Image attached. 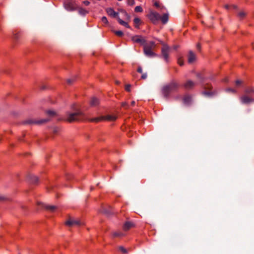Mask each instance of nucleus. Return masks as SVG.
<instances>
[{
  "label": "nucleus",
  "mask_w": 254,
  "mask_h": 254,
  "mask_svg": "<svg viewBox=\"0 0 254 254\" xmlns=\"http://www.w3.org/2000/svg\"><path fill=\"white\" fill-rule=\"evenodd\" d=\"M135 101H132L131 102V106H134L135 105Z\"/></svg>",
  "instance_id": "obj_52"
},
{
  "label": "nucleus",
  "mask_w": 254,
  "mask_h": 254,
  "mask_svg": "<svg viewBox=\"0 0 254 254\" xmlns=\"http://www.w3.org/2000/svg\"><path fill=\"white\" fill-rule=\"evenodd\" d=\"M99 103V100L96 97H93L90 101V105L92 106H96Z\"/></svg>",
  "instance_id": "obj_22"
},
{
  "label": "nucleus",
  "mask_w": 254,
  "mask_h": 254,
  "mask_svg": "<svg viewBox=\"0 0 254 254\" xmlns=\"http://www.w3.org/2000/svg\"><path fill=\"white\" fill-rule=\"evenodd\" d=\"M226 91H228V92H233L234 93L236 92V90H235L234 89H232V88H228V89H226Z\"/></svg>",
  "instance_id": "obj_43"
},
{
  "label": "nucleus",
  "mask_w": 254,
  "mask_h": 254,
  "mask_svg": "<svg viewBox=\"0 0 254 254\" xmlns=\"http://www.w3.org/2000/svg\"><path fill=\"white\" fill-rule=\"evenodd\" d=\"M158 41H159V42L161 44V40H158Z\"/></svg>",
  "instance_id": "obj_57"
},
{
  "label": "nucleus",
  "mask_w": 254,
  "mask_h": 254,
  "mask_svg": "<svg viewBox=\"0 0 254 254\" xmlns=\"http://www.w3.org/2000/svg\"><path fill=\"white\" fill-rule=\"evenodd\" d=\"M137 72H139V73H142V68L140 66H139L137 68Z\"/></svg>",
  "instance_id": "obj_47"
},
{
  "label": "nucleus",
  "mask_w": 254,
  "mask_h": 254,
  "mask_svg": "<svg viewBox=\"0 0 254 254\" xmlns=\"http://www.w3.org/2000/svg\"><path fill=\"white\" fill-rule=\"evenodd\" d=\"M191 97L189 95H186L183 98L184 103L187 105H189L191 103Z\"/></svg>",
  "instance_id": "obj_17"
},
{
  "label": "nucleus",
  "mask_w": 254,
  "mask_h": 254,
  "mask_svg": "<svg viewBox=\"0 0 254 254\" xmlns=\"http://www.w3.org/2000/svg\"><path fill=\"white\" fill-rule=\"evenodd\" d=\"M127 3L128 5H133L135 3L134 0H127Z\"/></svg>",
  "instance_id": "obj_40"
},
{
  "label": "nucleus",
  "mask_w": 254,
  "mask_h": 254,
  "mask_svg": "<svg viewBox=\"0 0 254 254\" xmlns=\"http://www.w3.org/2000/svg\"><path fill=\"white\" fill-rule=\"evenodd\" d=\"M233 7H234V8H237V6H236V5H233Z\"/></svg>",
  "instance_id": "obj_56"
},
{
  "label": "nucleus",
  "mask_w": 254,
  "mask_h": 254,
  "mask_svg": "<svg viewBox=\"0 0 254 254\" xmlns=\"http://www.w3.org/2000/svg\"><path fill=\"white\" fill-rule=\"evenodd\" d=\"M178 64L182 66L184 64V62L181 58H179L178 60Z\"/></svg>",
  "instance_id": "obj_39"
},
{
  "label": "nucleus",
  "mask_w": 254,
  "mask_h": 254,
  "mask_svg": "<svg viewBox=\"0 0 254 254\" xmlns=\"http://www.w3.org/2000/svg\"><path fill=\"white\" fill-rule=\"evenodd\" d=\"M64 8L69 11H73L77 9L78 5L74 1L68 0L64 2Z\"/></svg>",
  "instance_id": "obj_5"
},
{
  "label": "nucleus",
  "mask_w": 254,
  "mask_h": 254,
  "mask_svg": "<svg viewBox=\"0 0 254 254\" xmlns=\"http://www.w3.org/2000/svg\"><path fill=\"white\" fill-rule=\"evenodd\" d=\"M148 17L152 23L155 24L160 19V15L156 12H151Z\"/></svg>",
  "instance_id": "obj_8"
},
{
  "label": "nucleus",
  "mask_w": 254,
  "mask_h": 254,
  "mask_svg": "<svg viewBox=\"0 0 254 254\" xmlns=\"http://www.w3.org/2000/svg\"><path fill=\"white\" fill-rule=\"evenodd\" d=\"M117 20L118 22L122 25L127 28H130V26L128 24V22H126L125 21L123 20L120 17H117Z\"/></svg>",
  "instance_id": "obj_19"
},
{
  "label": "nucleus",
  "mask_w": 254,
  "mask_h": 254,
  "mask_svg": "<svg viewBox=\"0 0 254 254\" xmlns=\"http://www.w3.org/2000/svg\"><path fill=\"white\" fill-rule=\"evenodd\" d=\"M49 121V119H44V120H41L39 121H34L31 119L27 120L23 122L24 124H29V125H32V124H42L45 123H46Z\"/></svg>",
  "instance_id": "obj_11"
},
{
  "label": "nucleus",
  "mask_w": 254,
  "mask_h": 254,
  "mask_svg": "<svg viewBox=\"0 0 254 254\" xmlns=\"http://www.w3.org/2000/svg\"><path fill=\"white\" fill-rule=\"evenodd\" d=\"M47 114L51 117H54L56 115V113L52 110H48L46 112Z\"/></svg>",
  "instance_id": "obj_29"
},
{
  "label": "nucleus",
  "mask_w": 254,
  "mask_h": 254,
  "mask_svg": "<svg viewBox=\"0 0 254 254\" xmlns=\"http://www.w3.org/2000/svg\"><path fill=\"white\" fill-rule=\"evenodd\" d=\"M224 81H227V79H224Z\"/></svg>",
  "instance_id": "obj_58"
},
{
  "label": "nucleus",
  "mask_w": 254,
  "mask_h": 254,
  "mask_svg": "<svg viewBox=\"0 0 254 254\" xmlns=\"http://www.w3.org/2000/svg\"><path fill=\"white\" fill-rule=\"evenodd\" d=\"M77 10H78L79 14L82 15H85L88 13V11L87 10L81 7H78Z\"/></svg>",
  "instance_id": "obj_25"
},
{
  "label": "nucleus",
  "mask_w": 254,
  "mask_h": 254,
  "mask_svg": "<svg viewBox=\"0 0 254 254\" xmlns=\"http://www.w3.org/2000/svg\"><path fill=\"white\" fill-rule=\"evenodd\" d=\"M131 40L135 43H139L144 46L146 44V40L144 39L141 36L135 35L131 37Z\"/></svg>",
  "instance_id": "obj_10"
},
{
  "label": "nucleus",
  "mask_w": 254,
  "mask_h": 254,
  "mask_svg": "<svg viewBox=\"0 0 254 254\" xmlns=\"http://www.w3.org/2000/svg\"><path fill=\"white\" fill-rule=\"evenodd\" d=\"M101 20H102V22L104 23L105 24H108V21L107 20V18L105 16L102 17V19H101Z\"/></svg>",
  "instance_id": "obj_37"
},
{
  "label": "nucleus",
  "mask_w": 254,
  "mask_h": 254,
  "mask_svg": "<svg viewBox=\"0 0 254 254\" xmlns=\"http://www.w3.org/2000/svg\"><path fill=\"white\" fill-rule=\"evenodd\" d=\"M196 48L198 50H200V44L198 43L196 45Z\"/></svg>",
  "instance_id": "obj_49"
},
{
  "label": "nucleus",
  "mask_w": 254,
  "mask_h": 254,
  "mask_svg": "<svg viewBox=\"0 0 254 254\" xmlns=\"http://www.w3.org/2000/svg\"><path fill=\"white\" fill-rule=\"evenodd\" d=\"M179 87V83L175 80H172L169 83L163 86L161 90L162 94L165 98H168L170 94L172 92L176 91Z\"/></svg>",
  "instance_id": "obj_1"
},
{
  "label": "nucleus",
  "mask_w": 254,
  "mask_h": 254,
  "mask_svg": "<svg viewBox=\"0 0 254 254\" xmlns=\"http://www.w3.org/2000/svg\"><path fill=\"white\" fill-rule=\"evenodd\" d=\"M141 20L140 19L138 18V17H135L134 20H133V22L135 24V27L136 28H138V24H139Z\"/></svg>",
  "instance_id": "obj_28"
},
{
  "label": "nucleus",
  "mask_w": 254,
  "mask_h": 254,
  "mask_svg": "<svg viewBox=\"0 0 254 254\" xmlns=\"http://www.w3.org/2000/svg\"><path fill=\"white\" fill-rule=\"evenodd\" d=\"M203 88L205 89H211L212 88V86L211 85L206 84L203 85Z\"/></svg>",
  "instance_id": "obj_38"
},
{
  "label": "nucleus",
  "mask_w": 254,
  "mask_h": 254,
  "mask_svg": "<svg viewBox=\"0 0 254 254\" xmlns=\"http://www.w3.org/2000/svg\"><path fill=\"white\" fill-rule=\"evenodd\" d=\"M195 83L194 82L191 80H188L186 83H184L183 86L187 90L192 89L195 86Z\"/></svg>",
  "instance_id": "obj_12"
},
{
  "label": "nucleus",
  "mask_w": 254,
  "mask_h": 254,
  "mask_svg": "<svg viewBox=\"0 0 254 254\" xmlns=\"http://www.w3.org/2000/svg\"><path fill=\"white\" fill-rule=\"evenodd\" d=\"M7 199V198L5 196L0 195V201H3Z\"/></svg>",
  "instance_id": "obj_44"
},
{
  "label": "nucleus",
  "mask_w": 254,
  "mask_h": 254,
  "mask_svg": "<svg viewBox=\"0 0 254 254\" xmlns=\"http://www.w3.org/2000/svg\"><path fill=\"white\" fill-rule=\"evenodd\" d=\"M155 5L156 7H158V6H159V4H158L157 2H156V3H155Z\"/></svg>",
  "instance_id": "obj_54"
},
{
  "label": "nucleus",
  "mask_w": 254,
  "mask_h": 254,
  "mask_svg": "<svg viewBox=\"0 0 254 254\" xmlns=\"http://www.w3.org/2000/svg\"><path fill=\"white\" fill-rule=\"evenodd\" d=\"M106 11L108 14L112 17H115L117 18V17H119L118 16L119 13L115 11L111 7L106 8Z\"/></svg>",
  "instance_id": "obj_13"
},
{
  "label": "nucleus",
  "mask_w": 254,
  "mask_h": 254,
  "mask_svg": "<svg viewBox=\"0 0 254 254\" xmlns=\"http://www.w3.org/2000/svg\"><path fill=\"white\" fill-rule=\"evenodd\" d=\"M119 249L120 251H121L124 254H127V250L125 248H124L122 246H120L119 247Z\"/></svg>",
  "instance_id": "obj_34"
},
{
  "label": "nucleus",
  "mask_w": 254,
  "mask_h": 254,
  "mask_svg": "<svg viewBox=\"0 0 254 254\" xmlns=\"http://www.w3.org/2000/svg\"><path fill=\"white\" fill-rule=\"evenodd\" d=\"M65 225L71 227L73 226H80L84 225V222L78 219H74L73 218H69L65 222Z\"/></svg>",
  "instance_id": "obj_6"
},
{
  "label": "nucleus",
  "mask_w": 254,
  "mask_h": 254,
  "mask_svg": "<svg viewBox=\"0 0 254 254\" xmlns=\"http://www.w3.org/2000/svg\"><path fill=\"white\" fill-rule=\"evenodd\" d=\"M136 12H141L143 11L142 8L140 6H136L134 8Z\"/></svg>",
  "instance_id": "obj_33"
},
{
  "label": "nucleus",
  "mask_w": 254,
  "mask_h": 254,
  "mask_svg": "<svg viewBox=\"0 0 254 254\" xmlns=\"http://www.w3.org/2000/svg\"><path fill=\"white\" fill-rule=\"evenodd\" d=\"M147 77V73H144L141 75V78L142 79H145Z\"/></svg>",
  "instance_id": "obj_45"
},
{
  "label": "nucleus",
  "mask_w": 254,
  "mask_h": 254,
  "mask_svg": "<svg viewBox=\"0 0 254 254\" xmlns=\"http://www.w3.org/2000/svg\"><path fill=\"white\" fill-rule=\"evenodd\" d=\"M75 77H72L71 78L67 79L66 81L68 84H71L75 81Z\"/></svg>",
  "instance_id": "obj_35"
},
{
  "label": "nucleus",
  "mask_w": 254,
  "mask_h": 254,
  "mask_svg": "<svg viewBox=\"0 0 254 254\" xmlns=\"http://www.w3.org/2000/svg\"><path fill=\"white\" fill-rule=\"evenodd\" d=\"M28 179L31 183L34 184H37L38 182V177L33 175H29L28 176Z\"/></svg>",
  "instance_id": "obj_15"
},
{
  "label": "nucleus",
  "mask_w": 254,
  "mask_h": 254,
  "mask_svg": "<svg viewBox=\"0 0 254 254\" xmlns=\"http://www.w3.org/2000/svg\"><path fill=\"white\" fill-rule=\"evenodd\" d=\"M238 15L241 19H242L246 15V13L245 11H242L238 13Z\"/></svg>",
  "instance_id": "obj_30"
},
{
  "label": "nucleus",
  "mask_w": 254,
  "mask_h": 254,
  "mask_svg": "<svg viewBox=\"0 0 254 254\" xmlns=\"http://www.w3.org/2000/svg\"><path fill=\"white\" fill-rule=\"evenodd\" d=\"M160 19L163 24H166L168 21V14L167 13L163 14L162 16H160Z\"/></svg>",
  "instance_id": "obj_20"
},
{
  "label": "nucleus",
  "mask_w": 254,
  "mask_h": 254,
  "mask_svg": "<svg viewBox=\"0 0 254 254\" xmlns=\"http://www.w3.org/2000/svg\"><path fill=\"white\" fill-rule=\"evenodd\" d=\"M246 95H248L254 93V89L252 87H248L245 90Z\"/></svg>",
  "instance_id": "obj_23"
},
{
  "label": "nucleus",
  "mask_w": 254,
  "mask_h": 254,
  "mask_svg": "<svg viewBox=\"0 0 254 254\" xmlns=\"http://www.w3.org/2000/svg\"><path fill=\"white\" fill-rule=\"evenodd\" d=\"M60 129L59 127H55L53 128V131L55 134L58 133V132L60 131Z\"/></svg>",
  "instance_id": "obj_36"
},
{
  "label": "nucleus",
  "mask_w": 254,
  "mask_h": 254,
  "mask_svg": "<svg viewBox=\"0 0 254 254\" xmlns=\"http://www.w3.org/2000/svg\"><path fill=\"white\" fill-rule=\"evenodd\" d=\"M42 206L44 207L46 209L50 210L52 212H54L56 209L57 207L55 205H49L47 204H42Z\"/></svg>",
  "instance_id": "obj_16"
},
{
  "label": "nucleus",
  "mask_w": 254,
  "mask_h": 254,
  "mask_svg": "<svg viewBox=\"0 0 254 254\" xmlns=\"http://www.w3.org/2000/svg\"><path fill=\"white\" fill-rule=\"evenodd\" d=\"M116 84H119V83H120V82H119V81H116Z\"/></svg>",
  "instance_id": "obj_55"
},
{
  "label": "nucleus",
  "mask_w": 254,
  "mask_h": 254,
  "mask_svg": "<svg viewBox=\"0 0 254 254\" xmlns=\"http://www.w3.org/2000/svg\"><path fill=\"white\" fill-rule=\"evenodd\" d=\"M202 94L205 96L210 97L214 95V93L211 91H204L202 92Z\"/></svg>",
  "instance_id": "obj_26"
},
{
  "label": "nucleus",
  "mask_w": 254,
  "mask_h": 254,
  "mask_svg": "<svg viewBox=\"0 0 254 254\" xmlns=\"http://www.w3.org/2000/svg\"><path fill=\"white\" fill-rule=\"evenodd\" d=\"M122 106L125 108L126 109L128 108V105L127 102H123L122 103Z\"/></svg>",
  "instance_id": "obj_42"
},
{
  "label": "nucleus",
  "mask_w": 254,
  "mask_h": 254,
  "mask_svg": "<svg viewBox=\"0 0 254 254\" xmlns=\"http://www.w3.org/2000/svg\"><path fill=\"white\" fill-rule=\"evenodd\" d=\"M240 101L243 104H249L254 103V99L247 95L241 96L240 97Z\"/></svg>",
  "instance_id": "obj_9"
},
{
  "label": "nucleus",
  "mask_w": 254,
  "mask_h": 254,
  "mask_svg": "<svg viewBox=\"0 0 254 254\" xmlns=\"http://www.w3.org/2000/svg\"><path fill=\"white\" fill-rule=\"evenodd\" d=\"M117 119L116 116H112V115H107L106 116H102L99 118H92L90 120V122H98L103 120H106L110 121H115Z\"/></svg>",
  "instance_id": "obj_7"
},
{
  "label": "nucleus",
  "mask_w": 254,
  "mask_h": 254,
  "mask_svg": "<svg viewBox=\"0 0 254 254\" xmlns=\"http://www.w3.org/2000/svg\"><path fill=\"white\" fill-rule=\"evenodd\" d=\"M133 226V224L130 222H127L123 226V229L125 231H127Z\"/></svg>",
  "instance_id": "obj_18"
},
{
  "label": "nucleus",
  "mask_w": 254,
  "mask_h": 254,
  "mask_svg": "<svg viewBox=\"0 0 254 254\" xmlns=\"http://www.w3.org/2000/svg\"><path fill=\"white\" fill-rule=\"evenodd\" d=\"M195 60V54L191 51H190L188 55V62L190 64L192 63Z\"/></svg>",
  "instance_id": "obj_14"
},
{
  "label": "nucleus",
  "mask_w": 254,
  "mask_h": 254,
  "mask_svg": "<svg viewBox=\"0 0 254 254\" xmlns=\"http://www.w3.org/2000/svg\"><path fill=\"white\" fill-rule=\"evenodd\" d=\"M84 114L80 111L77 110L74 113H66V118L65 121L68 122L72 123L77 122L84 120Z\"/></svg>",
  "instance_id": "obj_2"
},
{
  "label": "nucleus",
  "mask_w": 254,
  "mask_h": 254,
  "mask_svg": "<svg viewBox=\"0 0 254 254\" xmlns=\"http://www.w3.org/2000/svg\"><path fill=\"white\" fill-rule=\"evenodd\" d=\"M44 88H45L44 86L42 87V89H44Z\"/></svg>",
  "instance_id": "obj_59"
},
{
  "label": "nucleus",
  "mask_w": 254,
  "mask_h": 254,
  "mask_svg": "<svg viewBox=\"0 0 254 254\" xmlns=\"http://www.w3.org/2000/svg\"><path fill=\"white\" fill-rule=\"evenodd\" d=\"M161 44L162 46L161 48V56L166 62H168L169 58V54L171 49L167 44L162 41H161Z\"/></svg>",
  "instance_id": "obj_4"
},
{
  "label": "nucleus",
  "mask_w": 254,
  "mask_h": 254,
  "mask_svg": "<svg viewBox=\"0 0 254 254\" xmlns=\"http://www.w3.org/2000/svg\"><path fill=\"white\" fill-rule=\"evenodd\" d=\"M178 48V46H177V45L174 46L173 47V49H174V50H177Z\"/></svg>",
  "instance_id": "obj_51"
},
{
  "label": "nucleus",
  "mask_w": 254,
  "mask_h": 254,
  "mask_svg": "<svg viewBox=\"0 0 254 254\" xmlns=\"http://www.w3.org/2000/svg\"><path fill=\"white\" fill-rule=\"evenodd\" d=\"M115 169H117V167H116V166H115Z\"/></svg>",
  "instance_id": "obj_60"
},
{
  "label": "nucleus",
  "mask_w": 254,
  "mask_h": 254,
  "mask_svg": "<svg viewBox=\"0 0 254 254\" xmlns=\"http://www.w3.org/2000/svg\"><path fill=\"white\" fill-rule=\"evenodd\" d=\"M13 38L15 40L17 39H18V35L17 34H14L13 35Z\"/></svg>",
  "instance_id": "obj_50"
},
{
  "label": "nucleus",
  "mask_w": 254,
  "mask_h": 254,
  "mask_svg": "<svg viewBox=\"0 0 254 254\" xmlns=\"http://www.w3.org/2000/svg\"><path fill=\"white\" fill-rule=\"evenodd\" d=\"M225 7L226 8V9H228L229 8V5H226L225 6Z\"/></svg>",
  "instance_id": "obj_53"
},
{
  "label": "nucleus",
  "mask_w": 254,
  "mask_h": 254,
  "mask_svg": "<svg viewBox=\"0 0 254 254\" xmlns=\"http://www.w3.org/2000/svg\"><path fill=\"white\" fill-rule=\"evenodd\" d=\"M113 236L114 237H122V236H123L124 235L123 233H122V232H116L113 233Z\"/></svg>",
  "instance_id": "obj_31"
},
{
  "label": "nucleus",
  "mask_w": 254,
  "mask_h": 254,
  "mask_svg": "<svg viewBox=\"0 0 254 254\" xmlns=\"http://www.w3.org/2000/svg\"><path fill=\"white\" fill-rule=\"evenodd\" d=\"M120 12L122 13L126 17V20L127 21H129L130 19V16L126 12V11L123 9L119 10Z\"/></svg>",
  "instance_id": "obj_21"
},
{
  "label": "nucleus",
  "mask_w": 254,
  "mask_h": 254,
  "mask_svg": "<svg viewBox=\"0 0 254 254\" xmlns=\"http://www.w3.org/2000/svg\"><path fill=\"white\" fill-rule=\"evenodd\" d=\"M114 33L119 37H122L124 33L122 31H114Z\"/></svg>",
  "instance_id": "obj_32"
},
{
  "label": "nucleus",
  "mask_w": 254,
  "mask_h": 254,
  "mask_svg": "<svg viewBox=\"0 0 254 254\" xmlns=\"http://www.w3.org/2000/svg\"><path fill=\"white\" fill-rule=\"evenodd\" d=\"M83 2L85 5H88L90 4V2L88 0H85Z\"/></svg>",
  "instance_id": "obj_48"
},
{
  "label": "nucleus",
  "mask_w": 254,
  "mask_h": 254,
  "mask_svg": "<svg viewBox=\"0 0 254 254\" xmlns=\"http://www.w3.org/2000/svg\"><path fill=\"white\" fill-rule=\"evenodd\" d=\"M155 47V43L151 41L148 43H146L143 46V53L144 55L149 58L157 57V55L153 52L152 49Z\"/></svg>",
  "instance_id": "obj_3"
},
{
  "label": "nucleus",
  "mask_w": 254,
  "mask_h": 254,
  "mask_svg": "<svg viewBox=\"0 0 254 254\" xmlns=\"http://www.w3.org/2000/svg\"><path fill=\"white\" fill-rule=\"evenodd\" d=\"M196 77L197 78L200 80V82L201 83L203 82L204 80V78L202 76V75L200 73H197L196 74Z\"/></svg>",
  "instance_id": "obj_27"
},
{
  "label": "nucleus",
  "mask_w": 254,
  "mask_h": 254,
  "mask_svg": "<svg viewBox=\"0 0 254 254\" xmlns=\"http://www.w3.org/2000/svg\"><path fill=\"white\" fill-rule=\"evenodd\" d=\"M111 209V206H109V209L104 208H103L102 213L107 215H110L112 214Z\"/></svg>",
  "instance_id": "obj_24"
},
{
  "label": "nucleus",
  "mask_w": 254,
  "mask_h": 254,
  "mask_svg": "<svg viewBox=\"0 0 254 254\" xmlns=\"http://www.w3.org/2000/svg\"><path fill=\"white\" fill-rule=\"evenodd\" d=\"M131 85L130 84H127L126 85L125 89L127 92H130Z\"/></svg>",
  "instance_id": "obj_41"
},
{
  "label": "nucleus",
  "mask_w": 254,
  "mask_h": 254,
  "mask_svg": "<svg viewBox=\"0 0 254 254\" xmlns=\"http://www.w3.org/2000/svg\"><path fill=\"white\" fill-rule=\"evenodd\" d=\"M242 81L240 80H237L235 82V83H236V85H237V86L241 85L242 84Z\"/></svg>",
  "instance_id": "obj_46"
}]
</instances>
